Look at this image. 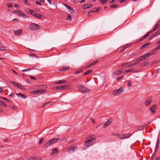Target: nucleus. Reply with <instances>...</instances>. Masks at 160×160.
Masks as SVG:
<instances>
[{"instance_id":"c03bdc74","label":"nucleus","mask_w":160,"mask_h":160,"mask_svg":"<svg viewBox=\"0 0 160 160\" xmlns=\"http://www.w3.org/2000/svg\"><path fill=\"white\" fill-rule=\"evenodd\" d=\"M32 69L31 68H27L26 69H25L22 70L21 71L22 72H26V71H29L30 70H32Z\"/></svg>"},{"instance_id":"412c9836","label":"nucleus","mask_w":160,"mask_h":160,"mask_svg":"<svg viewBox=\"0 0 160 160\" xmlns=\"http://www.w3.org/2000/svg\"><path fill=\"white\" fill-rule=\"evenodd\" d=\"M92 5L91 4H85L83 5L84 9H86L92 7Z\"/></svg>"},{"instance_id":"2eb2a0df","label":"nucleus","mask_w":160,"mask_h":160,"mask_svg":"<svg viewBox=\"0 0 160 160\" xmlns=\"http://www.w3.org/2000/svg\"><path fill=\"white\" fill-rule=\"evenodd\" d=\"M16 95L18 97L24 99L26 98L27 97V96L25 95L20 93H17Z\"/></svg>"},{"instance_id":"b1692460","label":"nucleus","mask_w":160,"mask_h":160,"mask_svg":"<svg viewBox=\"0 0 160 160\" xmlns=\"http://www.w3.org/2000/svg\"><path fill=\"white\" fill-rule=\"evenodd\" d=\"M69 68V67L68 66L66 67L65 68H62L60 69V71H65L67 70H68Z\"/></svg>"},{"instance_id":"cd10ccee","label":"nucleus","mask_w":160,"mask_h":160,"mask_svg":"<svg viewBox=\"0 0 160 160\" xmlns=\"http://www.w3.org/2000/svg\"><path fill=\"white\" fill-rule=\"evenodd\" d=\"M159 145V139L158 138L157 139V142L156 143V148H155V152H156V150L158 147Z\"/></svg>"},{"instance_id":"2f4dec72","label":"nucleus","mask_w":160,"mask_h":160,"mask_svg":"<svg viewBox=\"0 0 160 160\" xmlns=\"http://www.w3.org/2000/svg\"><path fill=\"white\" fill-rule=\"evenodd\" d=\"M66 19L67 20H69L70 21L72 20V18L70 14L68 13L67 14Z\"/></svg>"},{"instance_id":"a19ab883","label":"nucleus","mask_w":160,"mask_h":160,"mask_svg":"<svg viewBox=\"0 0 160 160\" xmlns=\"http://www.w3.org/2000/svg\"><path fill=\"white\" fill-rule=\"evenodd\" d=\"M118 134L114 132H112V133L111 136L112 137L113 136H118Z\"/></svg>"},{"instance_id":"e433bc0d","label":"nucleus","mask_w":160,"mask_h":160,"mask_svg":"<svg viewBox=\"0 0 160 160\" xmlns=\"http://www.w3.org/2000/svg\"><path fill=\"white\" fill-rule=\"evenodd\" d=\"M17 87L21 89H24L22 85L18 83Z\"/></svg>"},{"instance_id":"ddd939ff","label":"nucleus","mask_w":160,"mask_h":160,"mask_svg":"<svg viewBox=\"0 0 160 160\" xmlns=\"http://www.w3.org/2000/svg\"><path fill=\"white\" fill-rule=\"evenodd\" d=\"M112 122V119H108V121L104 124L103 125V128H106V127L109 126Z\"/></svg>"},{"instance_id":"a211bd4d","label":"nucleus","mask_w":160,"mask_h":160,"mask_svg":"<svg viewBox=\"0 0 160 160\" xmlns=\"http://www.w3.org/2000/svg\"><path fill=\"white\" fill-rule=\"evenodd\" d=\"M159 31H157L149 39V40H150L152 39L153 38H155V37H156L158 35L160 34L159 33Z\"/></svg>"},{"instance_id":"6ab92c4d","label":"nucleus","mask_w":160,"mask_h":160,"mask_svg":"<svg viewBox=\"0 0 160 160\" xmlns=\"http://www.w3.org/2000/svg\"><path fill=\"white\" fill-rule=\"evenodd\" d=\"M151 98H150L149 100H146L144 103L145 105L146 106L149 105L151 104Z\"/></svg>"},{"instance_id":"37998d69","label":"nucleus","mask_w":160,"mask_h":160,"mask_svg":"<svg viewBox=\"0 0 160 160\" xmlns=\"http://www.w3.org/2000/svg\"><path fill=\"white\" fill-rule=\"evenodd\" d=\"M29 160H40V159H38L37 158L32 157L30 158Z\"/></svg>"},{"instance_id":"58836bf2","label":"nucleus","mask_w":160,"mask_h":160,"mask_svg":"<svg viewBox=\"0 0 160 160\" xmlns=\"http://www.w3.org/2000/svg\"><path fill=\"white\" fill-rule=\"evenodd\" d=\"M52 103V102H50L45 103L42 106V107H44L46 106V105H48V104H49V105H51L50 104Z\"/></svg>"},{"instance_id":"7c9ffc66","label":"nucleus","mask_w":160,"mask_h":160,"mask_svg":"<svg viewBox=\"0 0 160 160\" xmlns=\"http://www.w3.org/2000/svg\"><path fill=\"white\" fill-rule=\"evenodd\" d=\"M98 61H99L98 59H96L94 61L92 62L90 64V65H91V66L94 65H95L98 62Z\"/></svg>"},{"instance_id":"f8f14e48","label":"nucleus","mask_w":160,"mask_h":160,"mask_svg":"<svg viewBox=\"0 0 160 160\" xmlns=\"http://www.w3.org/2000/svg\"><path fill=\"white\" fill-rule=\"evenodd\" d=\"M33 15L34 16L36 17L37 18L40 19H41L42 18H44L45 17L44 16L38 14L35 12H33Z\"/></svg>"},{"instance_id":"680f3d73","label":"nucleus","mask_w":160,"mask_h":160,"mask_svg":"<svg viewBox=\"0 0 160 160\" xmlns=\"http://www.w3.org/2000/svg\"><path fill=\"white\" fill-rule=\"evenodd\" d=\"M3 91V90L2 89V88L0 87V93H1Z\"/></svg>"},{"instance_id":"0eeeda50","label":"nucleus","mask_w":160,"mask_h":160,"mask_svg":"<svg viewBox=\"0 0 160 160\" xmlns=\"http://www.w3.org/2000/svg\"><path fill=\"white\" fill-rule=\"evenodd\" d=\"M151 32L152 31H150L146 34L144 35L143 37L140 38L139 40L136 42V43H138L143 41L148 36L149 34L151 33Z\"/></svg>"},{"instance_id":"a18cd8bd","label":"nucleus","mask_w":160,"mask_h":160,"mask_svg":"<svg viewBox=\"0 0 160 160\" xmlns=\"http://www.w3.org/2000/svg\"><path fill=\"white\" fill-rule=\"evenodd\" d=\"M23 1V2L24 3H25V4H26V5H29L30 4L29 3V2L27 1V0H25Z\"/></svg>"},{"instance_id":"c756f323","label":"nucleus","mask_w":160,"mask_h":160,"mask_svg":"<svg viewBox=\"0 0 160 160\" xmlns=\"http://www.w3.org/2000/svg\"><path fill=\"white\" fill-rule=\"evenodd\" d=\"M130 63V62H128L127 63H123L121 64V66H119V67H124L126 66H127L128 65H129V64Z\"/></svg>"},{"instance_id":"5701e85b","label":"nucleus","mask_w":160,"mask_h":160,"mask_svg":"<svg viewBox=\"0 0 160 160\" xmlns=\"http://www.w3.org/2000/svg\"><path fill=\"white\" fill-rule=\"evenodd\" d=\"M14 32L15 34L17 35H19L20 33H22L21 30L20 29L14 31Z\"/></svg>"},{"instance_id":"f03ea898","label":"nucleus","mask_w":160,"mask_h":160,"mask_svg":"<svg viewBox=\"0 0 160 160\" xmlns=\"http://www.w3.org/2000/svg\"><path fill=\"white\" fill-rule=\"evenodd\" d=\"M59 140V138H55L51 139L43 146V148H46L53 143L57 142Z\"/></svg>"},{"instance_id":"c85d7f7f","label":"nucleus","mask_w":160,"mask_h":160,"mask_svg":"<svg viewBox=\"0 0 160 160\" xmlns=\"http://www.w3.org/2000/svg\"><path fill=\"white\" fill-rule=\"evenodd\" d=\"M132 82L131 80H129L127 82V86L128 87H130L132 86Z\"/></svg>"},{"instance_id":"473e14b6","label":"nucleus","mask_w":160,"mask_h":160,"mask_svg":"<svg viewBox=\"0 0 160 160\" xmlns=\"http://www.w3.org/2000/svg\"><path fill=\"white\" fill-rule=\"evenodd\" d=\"M27 12L29 13L30 14L33 15V12H33L32 10H31L30 9H27Z\"/></svg>"},{"instance_id":"a878e982","label":"nucleus","mask_w":160,"mask_h":160,"mask_svg":"<svg viewBox=\"0 0 160 160\" xmlns=\"http://www.w3.org/2000/svg\"><path fill=\"white\" fill-rule=\"evenodd\" d=\"M67 82V81L66 80H60L58 82L56 83V84L60 83L61 84H62L64 83H66Z\"/></svg>"},{"instance_id":"1a4fd4ad","label":"nucleus","mask_w":160,"mask_h":160,"mask_svg":"<svg viewBox=\"0 0 160 160\" xmlns=\"http://www.w3.org/2000/svg\"><path fill=\"white\" fill-rule=\"evenodd\" d=\"M69 87L68 85H65L62 86L56 87L54 88L56 90H63L65 88H68Z\"/></svg>"},{"instance_id":"69168bd1","label":"nucleus","mask_w":160,"mask_h":160,"mask_svg":"<svg viewBox=\"0 0 160 160\" xmlns=\"http://www.w3.org/2000/svg\"><path fill=\"white\" fill-rule=\"evenodd\" d=\"M91 65H90V64L89 65H87L85 68H84L85 69H87L88 68H89L90 66H91Z\"/></svg>"},{"instance_id":"423d86ee","label":"nucleus","mask_w":160,"mask_h":160,"mask_svg":"<svg viewBox=\"0 0 160 160\" xmlns=\"http://www.w3.org/2000/svg\"><path fill=\"white\" fill-rule=\"evenodd\" d=\"M123 91V89L121 88H120L116 90H114L112 94L114 96H116L117 95H120L121 94Z\"/></svg>"},{"instance_id":"393cba45","label":"nucleus","mask_w":160,"mask_h":160,"mask_svg":"<svg viewBox=\"0 0 160 160\" xmlns=\"http://www.w3.org/2000/svg\"><path fill=\"white\" fill-rule=\"evenodd\" d=\"M118 136L119 138L121 139H124L125 138H126L125 136L123 134H118Z\"/></svg>"},{"instance_id":"4d7b16f0","label":"nucleus","mask_w":160,"mask_h":160,"mask_svg":"<svg viewBox=\"0 0 160 160\" xmlns=\"http://www.w3.org/2000/svg\"><path fill=\"white\" fill-rule=\"evenodd\" d=\"M35 2L36 3V4L38 5H41V4L40 2H38L37 1H36Z\"/></svg>"},{"instance_id":"7ed1b4c3","label":"nucleus","mask_w":160,"mask_h":160,"mask_svg":"<svg viewBox=\"0 0 160 160\" xmlns=\"http://www.w3.org/2000/svg\"><path fill=\"white\" fill-rule=\"evenodd\" d=\"M40 26L34 23L30 24L29 27V28L32 30H36L40 28Z\"/></svg>"},{"instance_id":"c9c22d12","label":"nucleus","mask_w":160,"mask_h":160,"mask_svg":"<svg viewBox=\"0 0 160 160\" xmlns=\"http://www.w3.org/2000/svg\"><path fill=\"white\" fill-rule=\"evenodd\" d=\"M119 7L118 5L117 4H114L113 5H112L110 6V7L113 8H116L118 7Z\"/></svg>"},{"instance_id":"ea45409f","label":"nucleus","mask_w":160,"mask_h":160,"mask_svg":"<svg viewBox=\"0 0 160 160\" xmlns=\"http://www.w3.org/2000/svg\"><path fill=\"white\" fill-rule=\"evenodd\" d=\"M133 69V68H132V69H129L127 70H125L124 71L123 73H125L131 71Z\"/></svg>"},{"instance_id":"e2e57ef3","label":"nucleus","mask_w":160,"mask_h":160,"mask_svg":"<svg viewBox=\"0 0 160 160\" xmlns=\"http://www.w3.org/2000/svg\"><path fill=\"white\" fill-rule=\"evenodd\" d=\"M30 78H31V79H34V80L36 79V78H35L31 76H30Z\"/></svg>"},{"instance_id":"338daca9","label":"nucleus","mask_w":160,"mask_h":160,"mask_svg":"<svg viewBox=\"0 0 160 160\" xmlns=\"http://www.w3.org/2000/svg\"><path fill=\"white\" fill-rule=\"evenodd\" d=\"M8 6L9 8H11L12 7V4H8Z\"/></svg>"},{"instance_id":"de8ad7c7","label":"nucleus","mask_w":160,"mask_h":160,"mask_svg":"<svg viewBox=\"0 0 160 160\" xmlns=\"http://www.w3.org/2000/svg\"><path fill=\"white\" fill-rule=\"evenodd\" d=\"M2 99H3L4 100H5L6 102H10V101L8 99L4 98H2Z\"/></svg>"},{"instance_id":"39448f33","label":"nucleus","mask_w":160,"mask_h":160,"mask_svg":"<svg viewBox=\"0 0 160 160\" xmlns=\"http://www.w3.org/2000/svg\"><path fill=\"white\" fill-rule=\"evenodd\" d=\"M79 90L83 92H90V90L87 88L85 87L82 85H79L78 87Z\"/></svg>"},{"instance_id":"f257e3e1","label":"nucleus","mask_w":160,"mask_h":160,"mask_svg":"<svg viewBox=\"0 0 160 160\" xmlns=\"http://www.w3.org/2000/svg\"><path fill=\"white\" fill-rule=\"evenodd\" d=\"M96 140V138H88L84 143V145L88 147L91 146L95 143Z\"/></svg>"},{"instance_id":"f3484780","label":"nucleus","mask_w":160,"mask_h":160,"mask_svg":"<svg viewBox=\"0 0 160 160\" xmlns=\"http://www.w3.org/2000/svg\"><path fill=\"white\" fill-rule=\"evenodd\" d=\"M7 50L6 48L0 43V51H4Z\"/></svg>"},{"instance_id":"4468645a","label":"nucleus","mask_w":160,"mask_h":160,"mask_svg":"<svg viewBox=\"0 0 160 160\" xmlns=\"http://www.w3.org/2000/svg\"><path fill=\"white\" fill-rule=\"evenodd\" d=\"M77 148V146H75L73 147H71V148L69 149L68 152L69 153L73 152L75 150H76Z\"/></svg>"},{"instance_id":"dca6fc26","label":"nucleus","mask_w":160,"mask_h":160,"mask_svg":"<svg viewBox=\"0 0 160 160\" xmlns=\"http://www.w3.org/2000/svg\"><path fill=\"white\" fill-rule=\"evenodd\" d=\"M158 27L159 28L160 27V20L158 22V23L156 24V26H155L154 28L152 31H155L158 29Z\"/></svg>"},{"instance_id":"aec40b11","label":"nucleus","mask_w":160,"mask_h":160,"mask_svg":"<svg viewBox=\"0 0 160 160\" xmlns=\"http://www.w3.org/2000/svg\"><path fill=\"white\" fill-rule=\"evenodd\" d=\"M130 46V44H126V45H124V46H123L122 47V49L120 50V52L123 51L126 48H127L128 47V46Z\"/></svg>"},{"instance_id":"5fc2aeb1","label":"nucleus","mask_w":160,"mask_h":160,"mask_svg":"<svg viewBox=\"0 0 160 160\" xmlns=\"http://www.w3.org/2000/svg\"><path fill=\"white\" fill-rule=\"evenodd\" d=\"M123 76H122L120 77H118V78H116V79L117 80H119L120 79L122 78H123Z\"/></svg>"},{"instance_id":"9d476101","label":"nucleus","mask_w":160,"mask_h":160,"mask_svg":"<svg viewBox=\"0 0 160 160\" xmlns=\"http://www.w3.org/2000/svg\"><path fill=\"white\" fill-rule=\"evenodd\" d=\"M157 105H154L150 107V110L151 111L152 114H153L156 112V109L157 108Z\"/></svg>"},{"instance_id":"052dcab7","label":"nucleus","mask_w":160,"mask_h":160,"mask_svg":"<svg viewBox=\"0 0 160 160\" xmlns=\"http://www.w3.org/2000/svg\"><path fill=\"white\" fill-rule=\"evenodd\" d=\"M95 9H96V8L92 9V10H91V12H95Z\"/></svg>"},{"instance_id":"4c0bfd02","label":"nucleus","mask_w":160,"mask_h":160,"mask_svg":"<svg viewBox=\"0 0 160 160\" xmlns=\"http://www.w3.org/2000/svg\"><path fill=\"white\" fill-rule=\"evenodd\" d=\"M58 150L57 148H54L52 150V153H56L58 152Z\"/></svg>"},{"instance_id":"09e8293b","label":"nucleus","mask_w":160,"mask_h":160,"mask_svg":"<svg viewBox=\"0 0 160 160\" xmlns=\"http://www.w3.org/2000/svg\"><path fill=\"white\" fill-rule=\"evenodd\" d=\"M108 1L107 0H101L100 2L102 4H104L105 2H107Z\"/></svg>"},{"instance_id":"6e6552de","label":"nucleus","mask_w":160,"mask_h":160,"mask_svg":"<svg viewBox=\"0 0 160 160\" xmlns=\"http://www.w3.org/2000/svg\"><path fill=\"white\" fill-rule=\"evenodd\" d=\"M46 90L45 89H39L32 91L31 92L32 94H36L39 93H42L46 92Z\"/></svg>"},{"instance_id":"603ef678","label":"nucleus","mask_w":160,"mask_h":160,"mask_svg":"<svg viewBox=\"0 0 160 160\" xmlns=\"http://www.w3.org/2000/svg\"><path fill=\"white\" fill-rule=\"evenodd\" d=\"M138 58L140 61H141L142 60H144V57H143V56H141V57H139V58Z\"/></svg>"},{"instance_id":"4be33fe9","label":"nucleus","mask_w":160,"mask_h":160,"mask_svg":"<svg viewBox=\"0 0 160 160\" xmlns=\"http://www.w3.org/2000/svg\"><path fill=\"white\" fill-rule=\"evenodd\" d=\"M150 44H151V42H150L147 43L143 45L142 46L140 47V48L141 49H142L143 48L147 47L148 45H150Z\"/></svg>"},{"instance_id":"49530a36","label":"nucleus","mask_w":160,"mask_h":160,"mask_svg":"<svg viewBox=\"0 0 160 160\" xmlns=\"http://www.w3.org/2000/svg\"><path fill=\"white\" fill-rule=\"evenodd\" d=\"M143 56L144 57V60H145L146 58L149 56L147 53L144 54Z\"/></svg>"},{"instance_id":"79ce46f5","label":"nucleus","mask_w":160,"mask_h":160,"mask_svg":"<svg viewBox=\"0 0 160 160\" xmlns=\"http://www.w3.org/2000/svg\"><path fill=\"white\" fill-rule=\"evenodd\" d=\"M149 63V62H145L143 63L142 64V65H141L140 66H146V65L148 64Z\"/></svg>"},{"instance_id":"864d4df0","label":"nucleus","mask_w":160,"mask_h":160,"mask_svg":"<svg viewBox=\"0 0 160 160\" xmlns=\"http://www.w3.org/2000/svg\"><path fill=\"white\" fill-rule=\"evenodd\" d=\"M160 49V45L159 46H158L156 47L155 48L153 49V51H155L158 49Z\"/></svg>"},{"instance_id":"774afa93","label":"nucleus","mask_w":160,"mask_h":160,"mask_svg":"<svg viewBox=\"0 0 160 160\" xmlns=\"http://www.w3.org/2000/svg\"><path fill=\"white\" fill-rule=\"evenodd\" d=\"M135 61H136V62H137V63L139 62H140L138 58H137V59H136V60H135Z\"/></svg>"},{"instance_id":"72a5a7b5","label":"nucleus","mask_w":160,"mask_h":160,"mask_svg":"<svg viewBox=\"0 0 160 160\" xmlns=\"http://www.w3.org/2000/svg\"><path fill=\"white\" fill-rule=\"evenodd\" d=\"M10 82L11 84L15 85L16 86H17L18 83L14 81H10Z\"/></svg>"},{"instance_id":"6e6d98bb","label":"nucleus","mask_w":160,"mask_h":160,"mask_svg":"<svg viewBox=\"0 0 160 160\" xmlns=\"http://www.w3.org/2000/svg\"><path fill=\"white\" fill-rule=\"evenodd\" d=\"M26 82H28V83H29V84H31V82L30 81V80L29 79H26Z\"/></svg>"},{"instance_id":"13d9d810","label":"nucleus","mask_w":160,"mask_h":160,"mask_svg":"<svg viewBox=\"0 0 160 160\" xmlns=\"http://www.w3.org/2000/svg\"><path fill=\"white\" fill-rule=\"evenodd\" d=\"M43 139L42 138H40V139L39 141V144H41V143H42V142L43 141Z\"/></svg>"},{"instance_id":"bf43d9fd","label":"nucleus","mask_w":160,"mask_h":160,"mask_svg":"<svg viewBox=\"0 0 160 160\" xmlns=\"http://www.w3.org/2000/svg\"><path fill=\"white\" fill-rule=\"evenodd\" d=\"M99 8H96L95 12H98L99 11Z\"/></svg>"},{"instance_id":"f704fd0d","label":"nucleus","mask_w":160,"mask_h":160,"mask_svg":"<svg viewBox=\"0 0 160 160\" xmlns=\"http://www.w3.org/2000/svg\"><path fill=\"white\" fill-rule=\"evenodd\" d=\"M154 51H153V50H152L151 52H149L147 53V54H148V56H149L152 54H156V53L154 52Z\"/></svg>"},{"instance_id":"0e129e2a","label":"nucleus","mask_w":160,"mask_h":160,"mask_svg":"<svg viewBox=\"0 0 160 160\" xmlns=\"http://www.w3.org/2000/svg\"><path fill=\"white\" fill-rule=\"evenodd\" d=\"M131 71H132L133 72H138V70H134V69L132 70Z\"/></svg>"},{"instance_id":"8fccbe9b","label":"nucleus","mask_w":160,"mask_h":160,"mask_svg":"<svg viewBox=\"0 0 160 160\" xmlns=\"http://www.w3.org/2000/svg\"><path fill=\"white\" fill-rule=\"evenodd\" d=\"M113 74L117 75H119L120 74L118 71L113 72Z\"/></svg>"},{"instance_id":"3c124183","label":"nucleus","mask_w":160,"mask_h":160,"mask_svg":"<svg viewBox=\"0 0 160 160\" xmlns=\"http://www.w3.org/2000/svg\"><path fill=\"white\" fill-rule=\"evenodd\" d=\"M82 70H79L78 71H76L75 72V73L76 74H78L82 72Z\"/></svg>"},{"instance_id":"bb28decb","label":"nucleus","mask_w":160,"mask_h":160,"mask_svg":"<svg viewBox=\"0 0 160 160\" xmlns=\"http://www.w3.org/2000/svg\"><path fill=\"white\" fill-rule=\"evenodd\" d=\"M92 72V70L91 69L88 70L86 72L84 73L83 74V75H86Z\"/></svg>"},{"instance_id":"20e7f679","label":"nucleus","mask_w":160,"mask_h":160,"mask_svg":"<svg viewBox=\"0 0 160 160\" xmlns=\"http://www.w3.org/2000/svg\"><path fill=\"white\" fill-rule=\"evenodd\" d=\"M12 12L13 13H17L18 15H19L20 17L23 16L25 18H28V16H27L26 14H25L20 10H17L14 11H12Z\"/></svg>"},{"instance_id":"9b49d317","label":"nucleus","mask_w":160,"mask_h":160,"mask_svg":"<svg viewBox=\"0 0 160 160\" xmlns=\"http://www.w3.org/2000/svg\"><path fill=\"white\" fill-rule=\"evenodd\" d=\"M63 5L67 8L69 12L71 13H73L74 12V11L71 7L63 3Z\"/></svg>"}]
</instances>
